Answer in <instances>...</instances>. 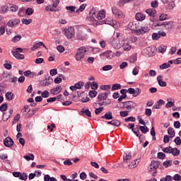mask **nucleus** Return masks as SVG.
<instances>
[{"mask_svg":"<svg viewBox=\"0 0 181 181\" xmlns=\"http://www.w3.org/2000/svg\"><path fill=\"white\" fill-rule=\"evenodd\" d=\"M112 57H115V53L111 50H107L100 54V58L102 60H105L106 59H107V60H111Z\"/></svg>","mask_w":181,"mask_h":181,"instance_id":"nucleus-1","label":"nucleus"},{"mask_svg":"<svg viewBox=\"0 0 181 181\" xmlns=\"http://www.w3.org/2000/svg\"><path fill=\"white\" fill-rule=\"evenodd\" d=\"M86 48H84V47H81L80 48H78V49L77 50V52L75 55V59L77 62H80V60H81V59L84 58V56H86Z\"/></svg>","mask_w":181,"mask_h":181,"instance_id":"nucleus-2","label":"nucleus"},{"mask_svg":"<svg viewBox=\"0 0 181 181\" xmlns=\"http://www.w3.org/2000/svg\"><path fill=\"white\" fill-rule=\"evenodd\" d=\"M52 83L53 78L49 75H46L45 79L40 81V86H41V87H47V86H50Z\"/></svg>","mask_w":181,"mask_h":181,"instance_id":"nucleus-3","label":"nucleus"},{"mask_svg":"<svg viewBox=\"0 0 181 181\" xmlns=\"http://www.w3.org/2000/svg\"><path fill=\"white\" fill-rule=\"evenodd\" d=\"M122 104H124V109H126V111H128L129 112H131L132 110H134L135 107H136V103L133 101L122 102Z\"/></svg>","mask_w":181,"mask_h":181,"instance_id":"nucleus-4","label":"nucleus"},{"mask_svg":"<svg viewBox=\"0 0 181 181\" xmlns=\"http://www.w3.org/2000/svg\"><path fill=\"white\" fill-rule=\"evenodd\" d=\"M140 25L141 24L136 21L130 22L129 23L127 28L132 30V33H136Z\"/></svg>","mask_w":181,"mask_h":181,"instance_id":"nucleus-5","label":"nucleus"},{"mask_svg":"<svg viewBox=\"0 0 181 181\" xmlns=\"http://www.w3.org/2000/svg\"><path fill=\"white\" fill-rule=\"evenodd\" d=\"M100 25H110L114 28V29H117V28H118V25H117V21L112 20L111 18H108L106 21H100Z\"/></svg>","mask_w":181,"mask_h":181,"instance_id":"nucleus-6","label":"nucleus"},{"mask_svg":"<svg viewBox=\"0 0 181 181\" xmlns=\"http://www.w3.org/2000/svg\"><path fill=\"white\" fill-rule=\"evenodd\" d=\"M95 18L97 17H94V16H89L88 17H86V22L88 23V25H90L92 26H98L100 24V21L95 20Z\"/></svg>","mask_w":181,"mask_h":181,"instance_id":"nucleus-7","label":"nucleus"},{"mask_svg":"<svg viewBox=\"0 0 181 181\" xmlns=\"http://www.w3.org/2000/svg\"><path fill=\"white\" fill-rule=\"evenodd\" d=\"M112 13H113L114 16H115V18H125V15H124V13H122V11L118 9V8L115 6L112 7Z\"/></svg>","mask_w":181,"mask_h":181,"instance_id":"nucleus-8","label":"nucleus"},{"mask_svg":"<svg viewBox=\"0 0 181 181\" xmlns=\"http://www.w3.org/2000/svg\"><path fill=\"white\" fill-rule=\"evenodd\" d=\"M64 35L67 39H71L74 36V28L69 27L68 29L64 30Z\"/></svg>","mask_w":181,"mask_h":181,"instance_id":"nucleus-9","label":"nucleus"},{"mask_svg":"<svg viewBox=\"0 0 181 181\" xmlns=\"http://www.w3.org/2000/svg\"><path fill=\"white\" fill-rule=\"evenodd\" d=\"M147 32H149V27H141L140 25H139V28L136 31V35H137V36H139V35H145V33H146Z\"/></svg>","mask_w":181,"mask_h":181,"instance_id":"nucleus-10","label":"nucleus"},{"mask_svg":"<svg viewBox=\"0 0 181 181\" xmlns=\"http://www.w3.org/2000/svg\"><path fill=\"white\" fill-rule=\"evenodd\" d=\"M165 36H166V33H165L164 31H158V33H153L152 39L153 40H159L160 37H165Z\"/></svg>","mask_w":181,"mask_h":181,"instance_id":"nucleus-11","label":"nucleus"},{"mask_svg":"<svg viewBox=\"0 0 181 181\" xmlns=\"http://www.w3.org/2000/svg\"><path fill=\"white\" fill-rule=\"evenodd\" d=\"M13 144H15V142L13 141V139H12V138L11 137H6L4 140V146H6V148H11V146H12Z\"/></svg>","mask_w":181,"mask_h":181,"instance_id":"nucleus-12","label":"nucleus"},{"mask_svg":"<svg viewBox=\"0 0 181 181\" xmlns=\"http://www.w3.org/2000/svg\"><path fill=\"white\" fill-rule=\"evenodd\" d=\"M19 23H21V20L18 18H14L8 21L7 26H8V28H13V26H16V25H19Z\"/></svg>","mask_w":181,"mask_h":181,"instance_id":"nucleus-13","label":"nucleus"},{"mask_svg":"<svg viewBox=\"0 0 181 181\" xmlns=\"http://www.w3.org/2000/svg\"><path fill=\"white\" fill-rule=\"evenodd\" d=\"M159 165H160V162L156 160H152L151 163V168L150 170L152 172L153 170H156L158 168H159Z\"/></svg>","mask_w":181,"mask_h":181,"instance_id":"nucleus-14","label":"nucleus"},{"mask_svg":"<svg viewBox=\"0 0 181 181\" xmlns=\"http://www.w3.org/2000/svg\"><path fill=\"white\" fill-rule=\"evenodd\" d=\"M107 125H112L115 128H118L121 125V122L118 119H113L107 122Z\"/></svg>","mask_w":181,"mask_h":181,"instance_id":"nucleus-15","label":"nucleus"},{"mask_svg":"<svg viewBox=\"0 0 181 181\" xmlns=\"http://www.w3.org/2000/svg\"><path fill=\"white\" fill-rule=\"evenodd\" d=\"M81 115H86V117H88L89 118H91V112L90 111V109L86 107H83L81 110Z\"/></svg>","mask_w":181,"mask_h":181,"instance_id":"nucleus-16","label":"nucleus"},{"mask_svg":"<svg viewBox=\"0 0 181 181\" xmlns=\"http://www.w3.org/2000/svg\"><path fill=\"white\" fill-rule=\"evenodd\" d=\"M132 158V154L131 152H125L123 155V160L125 162V163H128V160H131V158Z\"/></svg>","mask_w":181,"mask_h":181,"instance_id":"nucleus-17","label":"nucleus"},{"mask_svg":"<svg viewBox=\"0 0 181 181\" xmlns=\"http://www.w3.org/2000/svg\"><path fill=\"white\" fill-rule=\"evenodd\" d=\"M102 119H112L114 117L112 116V112L109 111L106 112L103 116H101Z\"/></svg>","mask_w":181,"mask_h":181,"instance_id":"nucleus-18","label":"nucleus"},{"mask_svg":"<svg viewBox=\"0 0 181 181\" xmlns=\"http://www.w3.org/2000/svg\"><path fill=\"white\" fill-rule=\"evenodd\" d=\"M163 76L159 75L158 76H157V81L158 83V85L160 86V87H166L167 83L165 81H162L163 78Z\"/></svg>","mask_w":181,"mask_h":181,"instance_id":"nucleus-19","label":"nucleus"},{"mask_svg":"<svg viewBox=\"0 0 181 181\" xmlns=\"http://www.w3.org/2000/svg\"><path fill=\"white\" fill-rule=\"evenodd\" d=\"M11 53L13 56L16 57V59H18V60H23V59H25V55L22 54H19L18 53V52L12 51Z\"/></svg>","mask_w":181,"mask_h":181,"instance_id":"nucleus-20","label":"nucleus"},{"mask_svg":"<svg viewBox=\"0 0 181 181\" xmlns=\"http://www.w3.org/2000/svg\"><path fill=\"white\" fill-rule=\"evenodd\" d=\"M104 18H105V11H100L96 14V19H98V21H102Z\"/></svg>","mask_w":181,"mask_h":181,"instance_id":"nucleus-21","label":"nucleus"},{"mask_svg":"<svg viewBox=\"0 0 181 181\" xmlns=\"http://www.w3.org/2000/svg\"><path fill=\"white\" fill-rule=\"evenodd\" d=\"M43 45V42H34L33 46L31 48L32 52H34V50H37L40 46Z\"/></svg>","mask_w":181,"mask_h":181,"instance_id":"nucleus-22","label":"nucleus"},{"mask_svg":"<svg viewBox=\"0 0 181 181\" xmlns=\"http://www.w3.org/2000/svg\"><path fill=\"white\" fill-rule=\"evenodd\" d=\"M136 19L139 21V22H142V21H145V15L141 13H136Z\"/></svg>","mask_w":181,"mask_h":181,"instance_id":"nucleus-23","label":"nucleus"},{"mask_svg":"<svg viewBox=\"0 0 181 181\" xmlns=\"http://www.w3.org/2000/svg\"><path fill=\"white\" fill-rule=\"evenodd\" d=\"M168 135H170V138H175V136L176 135L175 129H173V127H169L168 129Z\"/></svg>","mask_w":181,"mask_h":181,"instance_id":"nucleus-24","label":"nucleus"},{"mask_svg":"<svg viewBox=\"0 0 181 181\" xmlns=\"http://www.w3.org/2000/svg\"><path fill=\"white\" fill-rule=\"evenodd\" d=\"M88 38V36L86 33H78V40H87Z\"/></svg>","mask_w":181,"mask_h":181,"instance_id":"nucleus-25","label":"nucleus"},{"mask_svg":"<svg viewBox=\"0 0 181 181\" xmlns=\"http://www.w3.org/2000/svg\"><path fill=\"white\" fill-rule=\"evenodd\" d=\"M163 25L165 29H172L173 28V22L172 21L163 22Z\"/></svg>","mask_w":181,"mask_h":181,"instance_id":"nucleus-26","label":"nucleus"},{"mask_svg":"<svg viewBox=\"0 0 181 181\" xmlns=\"http://www.w3.org/2000/svg\"><path fill=\"white\" fill-rule=\"evenodd\" d=\"M107 98H108V93H107L99 94L98 96V99L99 101H103V100H107Z\"/></svg>","mask_w":181,"mask_h":181,"instance_id":"nucleus-27","label":"nucleus"},{"mask_svg":"<svg viewBox=\"0 0 181 181\" xmlns=\"http://www.w3.org/2000/svg\"><path fill=\"white\" fill-rule=\"evenodd\" d=\"M23 158L29 162V160H35V156L33 153H28V155L24 156Z\"/></svg>","mask_w":181,"mask_h":181,"instance_id":"nucleus-28","label":"nucleus"},{"mask_svg":"<svg viewBox=\"0 0 181 181\" xmlns=\"http://www.w3.org/2000/svg\"><path fill=\"white\" fill-rule=\"evenodd\" d=\"M171 153L173 156H179L180 155V151L177 148H171Z\"/></svg>","mask_w":181,"mask_h":181,"instance_id":"nucleus-29","label":"nucleus"},{"mask_svg":"<svg viewBox=\"0 0 181 181\" xmlns=\"http://www.w3.org/2000/svg\"><path fill=\"white\" fill-rule=\"evenodd\" d=\"M98 13V11L95 8H93L90 12H89V16H93L97 18V13Z\"/></svg>","mask_w":181,"mask_h":181,"instance_id":"nucleus-30","label":"nucleus"},{"mask_svg":"<svg viewBox=\"0 0 181 181\" xmlns=\"http://www.w3.org/2000/svg\"><path fill=\"white\" fill-rule=\"evenodd\" d=\"M1 9L0 13H6L9 11V6L8 4L2 6Z\"/></svg>","mask_w":181,"mask_h":181,"instance_id":"nucleus-31","label":"nucleus"},{"mask_svg":"<svg viewBox=\"0 0 181 181\" xmlns=\"http://www.w3.org/2000/svg\"><path fill=\"white\" fill-rule=\"evenodd\" d=\"M127 40H128L129 43H135V42H136V40H138V37H136L134 35H131L129 37H127Z\"/></svg>","mask_w":181,"mask_h":181,"instance_id":"nucleus-32","label":"nucleus"},{"mask_svg":"<svg viewBox=\"0 0 181 181\" xmlns=\"http://www.w3.org/2000/svg\"><path fill=\"white\" fill-rule=\"evenodd\" d=\"M137 160H134L133 162H132V163L129 165V169H134V168L138 166V163H139V162H137Z\"/></svg>","mask_w":181,"mask_h":181,"instance_id":"nucleus-33","label":"nucleus"},{"mask_svg":"<svg viewBox=\"0 0 181 181\" xmlns=\"http://www.w3.org/2000/svg\"><path fill=\"white\" fill-rule=\"evenodd\" d=\"M97 94H98V93L97 92V90H90L88 93V95L89 97H90V98H95V97H97Z\"/></svg>","mask_w":181,"mask_h":181,"instance_id":"nucleus-34","label":"nucleus"},{"mask_svg":"<svg viewBox=\"0 0 181 181\" xmlns=\"http://www.w3.org/2000/svg\"><path fill=\"white\" fill-rule=\"evenodd\" d=\"M87 6V4H84L79 6V8L76 11V13H80V12H83L84 9H86V7Z\"/></svg>","mask_w":181,"mask_h":181,"instance_id":"nucleus-35","label":"nucleus"},{"mask_svg":"<svg viewBox=\"0 0 181 181\" xmlns=\"http://www.w3.org/2000/svg\"><path fill=\"white\" fill-rule=\"evenodd\" d=\"M140 131L142 134H146L147 132H149V128L146 126H141L140 127Z\"/></svg>","mask_w":181,"mask_h":181,"instance_id":"nucleus-36","label":"nucleus"},{"mask_svg":"<svg viewBox=\"0 0 181 181\" xmlns=\"http://www.w3.org/2000/svg\"><path fill=\"white\" fill-rule=\"evenodd\" d=\"M163 166L164 168H168L169 166H172V160H168L163 163Z\"/></svg>","mask_w":181,"mask_h":181,"instance_id":"nucleus-37","label":"nucleus"},{"mask_svg":"<svg viewBox=\"0 0 181 181\" xmlns=\"http://www.w3.org/2000/svg\"><path fill=\"white\" fill-rule=\"evenodd\" d=\"M6 98H7L8 101L13 100V93H12V92H7L6 93Z\"/></svg>","mask_w":181,"mask_h":181,"instance_id":"nucleus-38","label":"nucleus"},{"mask_svg":"<svg viewBox=\"0 0 181 181\" xmlns=\"http://www.w3.org/2000/svg\"><path fill=\"white\" fill-rule=\"evenodd\" d=\"M120 117L125 118V117H128L129 115V112L128 110H123L119 112Z\"/></svg>","mask_w":181,"mask_h":181,"instance_id":"nucleus-39","label":"nucleus"},{"mask_svg":"<svg viewBox=\"0 0 181 181\" xmlns=\"http://www.w3.org/2000/svg\"><path fill=\"white\" fill-rule=\"evenodd\" d=\"M21 22H22V23H23V25H30V23H32L33 21L31 18H30V19L22 18Z\"/></svg>","mask_w":181,"mask_h":181,"instance_id":"nucleus-40","label":"nucleus"},{"mask_svg":"<svg viewBox=\"0 0 181 181\" xmlns=\"http://www.w3.org/2000/svg\"><path fill=\"white\" fill-rule=\"evenodd\" d=\"M33 12H35V10L33 8L29 7L25 10V13L28 16H30L33 15Z\"/></svg>","mask_w":181,"mask_h":181,"instance_id":"nucleus-41","label":"nucleus"},{"mask_svg":"<svg viewBox=\"0 0 181 181\" xmlns=\"http://www.w3.org/2000/svg\"><path fill=\"white\" fill-rule=\"evenodd\" d=\"M166 49L167 47L165 45H161L158 47V53H162V54H163V53H165V52H166Z\"/></svg>","mask_w":181,"mask_h":181,"instance_id":"nucleus-42","label":"nucleus"},{"mask_svg":"<svg viewBox=\"0 0 181 181\" xmlns=\"http://www.w3.org/2000/svg\"><path fill=\"white\" fill-rule=\"evenodd\" d=\"M122 47L124 50H126L127 52L131 50V45L128 42H124L122 45Z\"/></svg>","mask_w":181,"mask_h":181,"instance_id":"nucleus-43","label":"nucleus"},{"mask_svg":"<svg viewBox=\"0 0 181 181\" xmlns=\"http://www.w3.org/2000/svg\"><path fill=\"white\" fill-rule=\"evenodd\" d=\"M115 90H121V84L116 83V84L112 85V91H115Z\"/></svg>","mask_w":181,"mask_h":181,"instance_id":"nucleus-44","label":"nucleus"},{"mask_svg":"<svg viewBox=\"0 0 181 181\" xmlns=\"http://www.w3.org/2000/svg\"><path fill=\"white\" fill-rule=\"evenodd\" d=\"M20 180H28V174L26 173H21V175L19 177Z\"/></svg>","mask_w":181,"mask_h":181,"instance_id":"nucleus-45","label":"nucleus"},{"mask_svg":"<svg viewBox=\"0 0 181 181\" xmlns=\"http://www.w3.org/2000/svg\"><path fill=\"white\" fill-rule=\"evenodd\" d=\"M74 86H75V88H76V90H80L81 88V87H83V86H84V82L79 81V82L75 83Z\"/></svg>","mask_w":181,"mask_h":181,"instance_id":"nucleus-46","label":"nucleus"},{"mask_svg":"<svg viewBox=\"0 0 181 181\" xmlns=\"http://www.w3.org/2000/svg\"><path fill=\"white\" fill-rule=\"evenodd\" d=\"M169 67H170V64H168V63H163L160 66V69L161 70H165V69H169Z\"/></svg>","mask_w":181,"mask_h":181,"instance_id":"nucleus-47","label":"nucleus"},{"mask_svg":"<svg viewBox=\"0 0 181 181\" xmlns=\"http://www.w3.org/2000/svg\"><path fill=\"white\" fill-rule=\"evenodd\" d=\"M157 158H158V159L163 160V159H165L166 158V154H165L163 152H159L157 154Z\"/></svg>","mask_w":181,"mask_h":181,"instance_id":"nucleus-48","label":"nucleus"},{"mask_svg":"<svg viewBox=\"0 0 181 181\" xmlns=\"http://www.w3.org/2000/svg\"><path fill=\"white\" fill-rule=\"evenodd\" d=\"M124 121H125V122H135V121H136V119L134 117L130 116L127 118H125Z\"/></svg>","mask_w":181,"mask_h":181,"instance_id":"nucleus-49","label":"nucleus"},{"mask_svg":"<svg viewBox=\"0 0 181 181\" xmlns=\"http://www.w3.org/2000/svg\"><path fill=\"white\" fill-rule=\"evenodd\" d=\"M66 11H69L71 13H72V12H76V6H66Z\"/></svg>","mask_w":181,"mask_h":181,"instance_id":"nucleus-50","label":"nucleus"},{"mask_svg":"<svg viewBox=\"0 0 181 181\" xmlns=\"http://www.w3.org/2000/svg\"><path fill=\"white\" fill-rule=\"evenodd\" d=\"M49 95H50V93H49V90H45L41 93V97L42 98H48Z\"/></svg>","mask_w":181,"mask_h":181,"instance_id":"nucleus-51","label":"nucleus"},{"mask_svg":"<svg viewBox=\"0 0 181 181\" xmlns=\"http://www.w3.org/2000/svg\"><path fill=\"white\" fill-rule=\"evenodd\" d=\"M102 70L103 71H110V70H112V65H106V66H104L103 68H102Z\"/></svg>","mask_w":181,"mask_h":181,"instance_id":"nucleus-52","label":"nucleus"},{"mask_svg":"<svg viewBox=\"0 0 181 181\" xmlns=\"http://www.w3.org/2000/svg\"><path fill=\"white\" fill-rule=\"evenodd\" d=\"M21 39H22V36L18 35H16L14 37L12 38V42L13 43H16V42H19V40H21Z\"/></svg>","mask_w":181,"mask_h":181,"instance_id":"nucleus-53","label":"nucleus"},{"mask_svg":"<svg viewBox=\"0 0 181 181\" xmlns=\"http://www.w3.org/2000/svg\"><path fill=\"white\" fill-rule=\"evenodd\" d=\"M6 110H8V104L4 103L0 106V111H1V112H4Z\"/></svg>","mask_w":181,"mask_h":181,"instance_id":"nucleus-54","label":"nucleus"},{"mask_svg":"<svg viewBox=\"0 0 181 181\" xmlns=\"http://www.w3.org/2000/svg\"><path fill=\"white\" fill-rule=\"evenodd\" d=\"M103 111H104V107H100L99 108H95V115H98L99 114H101V112H103Z\"/></svg>","mask_w":181,"mask_h":181,"instance_id":"nucleus-55","label":"nucleus"},{"mask_svg":"<svg viewBox=\"0 0 181 181\" xmlns=\"http://www.w3.org/2000/svg\"><path fill=\"white\" fill-rule=\"evenodd\" d=\"M90 87L92 90H97L98 88V84L97 83V82L93 81L92 82V83L90 84Z\"/></svg>","mask_w":181,"mask_h":181,"instance_id":"nucleus-56","label":"nucleus"},{"mask_svg":"<svg viewBox=\"0 0 181 181\" xmlns=\"http://www.w3.org/2000/svg\"><path fill=\"white\" fill-rule=\"evenodd\" d=\"M18 9H19V7L15 4L11 6V12H18Z\"/></svg>","mask_w":181,"mask_h":181,"instance_id":"nucleus-57","label":"nucleus"},{"mask_svg":"<svg viewBox=\"0 0 181 181\" xmlns=\"http://www.w3.org/2000/svg\"><path fill=\"white\" fill-rule=\"evenodd\" d=\"M4 66L6 70H11V69H12V64L8 63V61H6V63L4 64Z\"/></svg>","mask_w":181,"mask_h":181,"instance_id":"nucleus-58","label":"nucleus"},{"mask_svg":"<svg viewBox=\"0 0 181 181\" xmlns=\"http://www.w3.org/2000/svg\"><path fill=\"white\" fill-rule=\"evenodd\" d=\"M168 19V14L163 13L159 16V21H166Z\"/></svg>","mask_w":181,"mask_h":181,"instance_id":"nucleus-59","label":"nucleus"},{"mask_svg":"<svg viewBox=\"0 0 181 181\" xmlns=\"http://www.w3.org/2000/svg\"><path fill=\"white\" fill-rule=\"evenodd\" d=\"M170 139V136H169L168 134H165L163 137L164 144H169Z\"/></svg>","mask_w":181,"mask_h":181,"instance_id":"nucleus-60","label":"nucleus"},{"mask_svg":"<svg viewBox=\"0 0 181 181\" xmlns=\"http://www.w3.org/2000/svg\"><path fill=\"white\" fill-rule=\"evenodd\" d=\"M173 180H175V181H180V180H181V175H179V174H175L173 177Z\"/></svg>","mask_w":181,"mask_h":181,"instance_id":"nucleus-61","label":"nucleus"},{"mask_svg":"<svg viewBox=\"0 0 181 181\" xmlns=\"http://www.w3.org/2000/svg\"><path fill=\"white\" fill-rule=\"evenodd\" d=\"M175 145H181V139L179 136L175 137L174 139Z\"/></svg>","mask_w":181,"mask_h":181,"instance_id":"nucleus-62","label":"nucleus"},{"mask_svg":"<svg viewBox=\"0 0 181 181\" xmlns=\"http://www.w3.org/2000/svg\"><path fill=\"white\" fill-rule=\"evenodd\" d=\"M50 76L53 77V76H56L57 74V69H53L49 71Z\"/></svg>","mask_w":181,"mask_h":181,"instance_id":"nucleus-63","label":"nucleus"},{"mask_svg":"<svg viewBox=\"0 0 181 181\" xmlns=\"http://www.w3.org/2000/svg\"><path fill=\"white\" fill-rule=\"evenodd\" d=\"M141 94V90L139 88H136L134 90V95H133V97H138Z\"/></svg>","mask_w":181,"mask_h":181,"instance_id":"nucleus-64","label":"nucleus"}]
</instances>
